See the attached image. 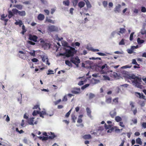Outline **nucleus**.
I'll return each mask as SVG.
<instances>
[{"mask_svg": "<svg viewBox=\"0 0 146 146\" xmlns=\"http://www.w3.org/2000/svg\"><path fill=\"white\" fill-rule=\"evenodd\" d=\"M102 3L103 5L105 7H107L108 5V2L107 1H104Z\"/></svg>", "mask_w": 146, "mask_h": 146, "instance_id": "39", "label": "nucleus"}, {"mask_svg": "<svg viewBox=\"0 0 146 146\" xmlns=\"http://www.w3.org/2000/svg\"><path fill=\"white\" fill-rule=\"evenodd\" d=\"M134 104V103H133V102L132 101H131L130 102V105L131 106V110H132V108H133L135 107Z\"/></svg>", "mask_w": 146, "mask_h": 146, "instance_id": "42", "label": "nucleus"}, {"mask_svg": "<svg viewBox=\"0 0 146 146\" xmlns=\"http://www.w3.org/2000/svg\"><path fill=\"white\" fill-rule=\"evenodd\" d=\"M131 65H125L123 67V68H130L131 67Z\"/></svg>", "mask_w": 146, "mask_h": 146, "instance_id": "52", "label": "nucleus"}, {"mask_svg": "<svg viewBox=\"0 0 146 146\" xmlns=\"http://www.w3.org/2000/svg\"><path fill=\"white\" fill-rule=\"evenodd\" d=\"M18 14L19 16H24L26 15V13L25 11H19Z\"/></svg>", "mask_w": 146, "mask_h": 146, "instance_id": "18", "label": "nucleus"}, {"mask_svg": "<svg viewBox=\"0 0 146 146\" xmlns=\"http://www.w3.org/2000/svg\"><path fill=\"white\" fill-rule=\"evenodd\" d=\"M118 99H119V98L118 97H116L113 99V101L114 102V104H117L119 102ZM114 104L113 103H112V104Z\"/></svg>", "mask_w": 146, "mask_h": 146, "instance_id": "20", "label": "nucleus"}, {"mask_svg": "<svg viewBox=\"0 0 146 146\" xmlns=\"http://www.w3.org/2000/svg\"><path fill=\"white\" fill-rule=\"evenodd\" d=\"M78 0H72V2L73 6L75 7L77 5Z\"/></svg>", "mask_w": 146, "mask_h": 146, "instance_id": "21", "label": "nucleus"}, {"mask_svg": "<svg viewBox=\"0 0 146 146\" xmlns=\"http://www.w3.org/2000/svg\"><path fill=\"white\" fill-rule=\"evenodd\" d=\"M89 85H90V84H86L83 86H82L81 87V89L83 90H84V89H85L86 88L89 86Z\"/></svg>", "mask_w": 146, "mask_h": 146, "instance_id": "38", "label": "nucleus"}, {"mask_svg": "<svg viewBox=\"0 0 146 146\" xmlns=\"http://www.w3.org/2000/svg\"><path fill=\"white\" fill-rule=\"evenodd\" d=\"M34 118V117H32V118H30L28 119V123L29 124L31 125H34V124L33 123V122L34 121L33 119Z\"/></svg>", "mask_w": 146, "mask_h": 146, "instance_id": "11", "label": "nucleus"}, {"mask_svg": "<svg viewBox=\"0 0 146 146\" xmlns=\"http://www.w3.org/2000/svg\"><path fill=\"white\" fill-rule=\"evenodd\" d=\"M23 117L24 118L27 120L29 119L27 115V114L26 113L24 114Z\"/></svg>", "mask_w": 146, "mask_h": 146, "instance_id": "60", "label": "nucleus"}, {"mask_svg": "<svg viewBox=\"0 0 146 146\" xmlns=\"http://www.w3.org/2000/svg\"><path fill=\"white\" fill-rule=\"evenodd\" d=\"M71 117L73 122V123H75L76 121L75 120L77 118L76 117L74 114H72L71 115Z\"/></svg>", "mask_w": 146, "mask_h": 146, "instance_id": "30", "label": "nucleus"}, {"mask_svg": "<svg viewBox=\"0 0 146 146\" xmlns=\"http://www.w3.org/2000/svg\"><path fill=\"white\" fill-rule=\"evenodd\" d=\"M142 127L144 128H146V122H143L141 125Z\"/></svg>", "mask_w": 146, "mask_h": 146, "instance_id": "55", "label": "nucleus"}, {"mask_svg": "<svg viewBox=\"0 0 146 146\" xmlns=\"http://www.w3.org/2000/svg\"><path fill=\"white\" fill-rule=\"evenodd\" d=\"M124 41L125 40L124 39H122L121 41L119 42V45H124L125 44Z\"/></svg>", "mask_w": 146, "mask_h": 146, "instance_id": "34", "label": "nucleus"}, {"mask_svg": "<svg viewBox=\"0 0 146 146\" xmlns=\"http://www.w3.org/2000/svg\"><path fill=\"white\" fill-rule=\"evenodd\" d=\"M45 18L44 16V15L42 14H38L37 17V19L38 20L40 21L43 20Z\"/></svg>", "mask_w": 146, "mask_h": 146, "instance_id": "8", "label": "nucleus"}, {"mask_svg": "<svg viewBox=\"0 0 146 146\" xmlns=\"http://www.w3.org/2000/svg\"><path fill=\"white\" fill-rule=\"evenodd\" d=\"M38 108L39 110H40V109L39 108V105H36L34 107L33 109H37Z\"/></svg>", "mask_w": 146, "mask_h": 146, "instance_id": "56", "label": "nucleus"}, {"mask_svg": "<svg viewBox=\"0 0 146 146\" xmlns=\"http://www.w3.org/2000/svg\"><path fill=\"white\" fill-rule=\"evenodd\" d=\"M134 33V32L132 33L130 35L129 39L130 40H132L133 39V35Z\"/></svg>", "mask_w": 146, "mask_h": 146, "instance_id": "40", "label": "nucleus"}, {"mask_svg": "<svg viewBox=\"0 0 146 146\" xmlns=\"http://www.w3.org/2000/svg\"><path fill=\"white\" fill-rule=\"evenodd\" d=\"M13 7H15L19 10H21L23 8V6L21 5H13Z\"/></svg>", "mask_w": 146, "mask_h": 146, "instance_id": "22", "label": "nucleus"}, {"mask_svg": "<svg viewBox=\"0 0 146 146\" xmlns=\"http://www.w3.org/2000/svg\"><path fill=\"white\" fill-rule=\"evenodd\" d=\"M39 111L34 110L33 113V115L34 116L36 115L37 114H38Z\"/></svg>", "mask_w": 146, "mask_h": 146, "instance_id": "44", "label": "nucleus"}, {"mask_svg": "<svg viewBox=\"0 0 146 146\" xmlns=\"http://www.w3.org/2000/svg\"><path fill=\"white\" fill-rule=\"evenodd\" d=\"M121 6L119 4L116 6L114 9V11L115 13H119L120 11V8Z\"/></svg>", "mask_w": 146, "mask_h": 146, "instance_id": "9", "label": "nucleus"}, {"mask_svg": "<svg viewBox=\"0 0 146 146\" xmlns=\"http://www.w3.org/2000/svg\"><path fill=\"white\" fill-rule=\"evenodd\" d=\"M29 53L31 56H35V50H33V52H29Z\"/></svg>", "mask_w": 146, "mask_h": 146, "instance_id": "46", "label": "nucleus"}, {"mask_svg": "<svg viewBox=\"0 0 146 146\" xmlns=\"http://www.w3.org/2000/svg\"><path fill=\"white\" fill-rule=\"evenodd\" d=\"M48 139H49L48 137H43L42 139V141L47 140Z\"/></svg>", "mask_w": 146, "mask_h": 146, "instance_id": "64", "label": "nucleus"}, {"mask_svg": "<svg viewBox=\"0 0 146 146\" xmlns=\"http://www.w3.org/2000/svg\"><path fill=\"white\" fill-rule=\"evenodd\" d=\"M65 64L69 66H72V63L68 60H67L65 61Z\"/></svg>", "mask_w": 146, "mask_h": 146, "instance_id": "29", "label": "nucleus"}, {"mask_svg": "<svg viewBox=\"0 0 146 146\" xmlns=\"http://www.w3.org/2000/svg\"><path fill=\"white\" fill-rule=\"evenodd\" d=\"M44 12L46 13V15H48L49 14V11L47 9H44Z\"/></svg>", "mask_w": 146, "mask_h": 146, "instance_id": "57", "label": "nucleus"}, {"mask_svg": "<svg viewBox=\"0 0 146 146\" xmlns=\"http://www.w3.org/2000/svg\"><path fill=\"white\" fill-rule=\"evenodd\" d=\"M67 48H64L65 52L64 54H60V55H64L67 57L73 56L76 53V50L74 48L70 46H67Z\"/></svg>", "mask_w": 146, "mask_h": 146, "instance_id": "1", "label": "nucleus"}, {"mask_svg": "<svg viewBox=\"0 0 146 146\" xmlns=\"http://www.w3.org/2000/svg\"><path fill=\"white\" fill-rule=\"evenodd\" d=\"M50 134L49 133V135H51L48 136L49 139H53L56 137V135L54 134V133L52 132H50Z\"/></svg>", "mask_w": 146, "mask_h": 146, "instance_id": "17", "label": "nucleus"}, {"mask_svg": "<svg viewBox=\"0 0 146 146\" xmlns=\"http://www.w3.org/2000/svg\"><path fill=\"white\" fill-rule=\"evenodd\" d=\"M104 126L106 129H108L111 128L112 125H107L106 123H105Z\"/></svg>", "mask_w": 146, "mask_h": 146, "instance_id": "37", "label": "nucleus"}, {"mask_svg": "<svg viewBox=\"0 0 146 146\" xmlns=\"http://www.w3.org/2000/svg\"><path fill=\"white\" fill-rule=\"evenodd\" d=\"M85 5V3L82 1H80L78 3V6L79 8H81L84 7Z\"/></svg>", "mask_w": 146, "mask_h": 146, "instance_id": "14", "label": "nucleus"}, {"mask_svg": "<svg viewBox=\"0 0 146 146\" xmlns=\"http://www.w3.org/2000/svg\"><path fill=\"white\" fill-rule=\"evenodd\" d=\"M132 121L133 122V123L135 124H136L137 123V119L136 118H135L132 119Z\"/></svg>", "mask_w": 146, "mask_h": 146, "instance_id": "48", "label": "nucleus"}, {"mask_svg": "<svg viewBox=\"0 0 146 146\" xmlns=\"http://www.w3.org/2000/svg\"><path fill=\"white\" fill-rule=\"evenodd\" d=\"M16 25H19L20 26H21L22 25V22L21 21L19 20L18 21H17L15 23Z\"/></svg>", "mask_w": 146, "mask_h": 146, "instance_id": "33", "label": "nucleus"}, {"mask_svg": "<svg viewBox=\"0 0 146 146\" xmlns=\"http://www.w3.org/2000/svg\"><path fill=\"white\" fill-rule=\"evenodd\" d=\"M94 97H95V95L94 94L91 93L89 94V99H91L93 98Z\"/></svg>", "mask_w": 146, "mask_h": 146, "instance_id": "41", "label": "nucleus"}, {"mask_svg": "<svg viewBox=\"0 0 146 146\" xmlns=\"http://www.w3.org/2000/svg\"><path fill=\"white\" fill-rule=\"evenodd\" d=\"M125 141L123 139V140H122L120 144V145L119 146H123L124 144L125 143Z\"/></svg>", "mask_w": 146, "mask_h": 146, "instance_id": "61", "label": "nucleus"}, {"mask_svg": "<svg viewBox=\"0 0 146 146\" xmlns=\"http://www.w3.org/2000/svg\"><path fill=\"white\" fill-rule=\"evenodd\" d=\"M134 80L132 81L133 85L138 88H141L142 85L141 82H142L141 79L138 77L136 76L135 79H133Z\"/></svg>", "mask_w": 146, "mask_h": 146, "instance_id": "2", "label": "nucleus"}, {"mask_svg": "<svg viewBox=\"0 0 146 146\" xmlns=\"http://www.w3.org/2000/svg\"><path fill=\"white\" fill-rule=\"evenodd\" d=\"M72 110V109L70 110L66 114L65 116L66 117H68L70 115L71 113V111Z\"/></svg>", "mask_w": 146, "mask_h": 146, "instance_id": "47", "label": "nucleus"}, {"mask_svg": "<svg viewBox=\"0 0 146 146\" xmlns=\"http://www.w3.org/2000/svg\"><path fill=\"white\" fill-rule=\"evenodd\" d=\"M67 100V98L66 96H64L62 100V101H66Z\"/></svg>", "mask_w": 146, "mask_h": 146, "instance_id": "59", "label": "nucleus"}, {"mask_svg": "<svg viewBox=\"0 0 146 146\" xmlns=\"http://www.w3.org/2000/svg\"><path fill=\"white\" fill-rule=\"evenodd\" d=\"M132 63L133 64H135L138 66H139V64H138L135 59H133L132 60Z\"/></svg>", "mask_w": 146, "mask_h": 146, "instance_id": "36", "label": "nucleus"}, {"mask_svg": "<svg viewBox=\"0 0 146 146\" xmlns=\"http://www.w3.org/2000/svg\"><path fill=\"white\" fill-rule=\"evenodd\" d=\"M12 11L14 14H17L18 13L19 11L16 9H13L12 10Z\"/></svg>", "mask_w": 146, "mask_h": 146, "instance_id": "31", "label": "nucleus"}, {"mask_svg": "<svg viewBox=\"0 0 146 146\" xmlns=\"http://www.w3.org/2000/svg\"><path fill=\"white\" fill-rule=\"evenodd\" d=\"M27 42L28 43L31 45H35V44L34 42H33L31 41H28Z\"/></svg>", "mask_w": 146, "mask_h": 146, "instance_id": "49", "label": "nucleus"}, {"mask_svg": "<svg viewBox=\"0 0 146 146\" xmlns=\"http://www.w3.org/2000/svg\"><path fill=\"white\" fill-rule=\"evenodd\" d=\"M137 42L139 44L143 43L144 42V40H141L139 38H137Z\"/></svg>", "mask_w": 146, "mask_h": 146, "instance_id": "25", "label": "nucleus"}, {"mask_svg": "<svg viewBox=\"0 0 146 146\" xmlns=\"http://www.w3.org/2000/svg\"><path fill=\"white\" fill-rule=\"evenodd\" d=\"M136 143L137 144H138L140 145H141L142 144V142L141 141V139L139 138H138L136 139Z\"/></svg>", "mask_w": 146, "mask_h": 146, "instance_id": "26", "label": "nucleus"}, {"mask_svg": "<svg viewBox=\"0 0 146 146\" xmlns=\"http://www.w3.org/2000/svg\"><path fill=\"white\" fill-rule=\"evenodd\" d=\"M47 29L49 32H52L57 31L58 29L54 25H50L48 26Z\"/></svg>", "mask_w": 146, "mask_h": 146, "instance_id": "5", "label": "nucleus"}, {"mask_svg": "<svg viewBox=\"0 0 146 146\" xmlns=\"http://www.w3.org/2000/svg\"><path fill=\"white\" fill-rule=\"evenodd\" d=\"M71 92L75 94H79L80 92V89L79 88H74L71 91Z\"/></svg>", "mask_w": 146, "mask_h": 146, "instance_id": "6", "label": "nucleus"}, {"mask_svg": "<svg viewBox=\"0 0 146 146\" xmlns=\"http://www.w3.org/2000/svg\"><path fill=\"white\" fill-rule=\"evenodd\" d=\"M115 120L117 122H119L121 121L122 119L119 116H117L115 117Z\"/></svg>", "mask_w": 146, "mask_h": 146, "instance_id": "23", "label": "nucleus"}, {"mask_svg": "<svg viewBox=\"0 0 146 146\" xmlns=\"http://www.w3.org/2000/svg\"><path fill=\"white\" fill-rule=\"evenodd\" d=\"M38 60L36 58H33L32 59V61L33 62H36L38 61Z\"/></svg>", "mask_w": 146, "mask_h": 146, "instance_id": "63", "label": "nucleus"}, {"mask_svg": "<svg viewBox=\"0 0 146 146\" xmlns=\"http://www.w3.org/2000/svg\"><path fill=\"white\" fill-rule=\"evenodd\" d=\"M86 2L87 7L88 8H90L92 7V6L88 0H84Z\"/></svg>", "mask_w": 146, "mask_h": 146, "instance_id": "16", "label": "nucleus"}, {"mask_svg": "<svg viewBox=\"0 0 146 146\" xmlns=\"http://www.w3.org/2000/svg\"><path fill=\"white\" fill-rule=\"evenodd\" d=\"M114 128L113 127L111 128L110 129H109L108 131L107 132L108 133H111L112 132V131L113 130Z\"/></svg>", "mask_w": 146, "mask_h": 146, "instance_id": "62", "label": "nucleus"}, {"mask_svg": "<svg viewBox=\"0 0 146 146\" xmlns=\"http://www.w3.org/2000/svg\"><path fill=\"white\" fill-rule=\"evenodd\" d=\"M141 11L142 12L145 13L146 12V8L144 7H142L141 8Z\"/></svg>", "mask_w": 146, "mask_h": 146, "instance_id": "43", "label": "nucleus"}, {"mask_svg": "<svg viewBox=\"0 0 146 146\" xmlns=\"http://www.w3.org/2000/svg\"><path fill=\"white\" fill-rule=\"evenodd\" d=\"M86 111L87 113V114L90 117H91V111L90 109L88 108L87 107L86 108Z\"/></svg>", "mask_w": 146, "mask_h": 146, "instance_id": "15", "label": "nucleus"}, {"mask_svg": "<svg viewBox=\"0 0 146 146\" xmlns=\"http://www.w3.org/2000/svg\"><path fill=\"white\" fill-rule=\"evenodd\" d=\"M84 81H81L78 83V85L79 86L83 85L84 84Z\"/></svg>", "mask_w": 146, "mask_h": 146, "instance_id": "54", "label": "nucleus"}, {"mask_svg": "<svg viewBox=\"0 0 146 146\" xmlns=\"http://www.w3.org/2000/svg\"><path fill=\"white\" fill-rule=\"evenodd\" d=\"M83 116L82 115H80L79 116V118L78 119V121H77V122L78 123H80L82 122V119H81V118Z\"/></svg>", "mask_w": 146, "mask_h": 146, "instance_id": "28", "label": "nucleus"}, {"mask_svg": "<svg viewBox=\"0 0 146 146\" xmlns=\"http://www.w3.org/2000/svg\"><path fill=\"white\" fill-rule=\"evenodd\" d=\"M29 37L28 39L30 40L35 42H37L38 37L36 36L30 34L29 35Z\"/></svg>", "mask_w": 146, "mask_h": 146, "instance_id": "4", "label": "nucleus"}, {"mask_svg": "<svg viewBox=\"0 0 146 146\" xmlns=\"http://www.w3.org/2000/svg\"><path fill=\"white\" fill-rule=\"evenodd\" d=\"M7 16V15L5 16V15L4 14H3L1 15V19L3 21L5 19V18Z\"/></svg>", "mask_w": 146, "mask_h": 146, "instance_id": "50", "label": "nucleus"}, {"mask_svg": "<svg viewBox=\"0 0 146 146\" xmlns=\"http://www.w3.org/2000/svg\"><path fill=\"white\" fill-rule=\"evenodd\" d=\"M126 30L125 29L123 28H120V31L119 32L121 34H123L124 33Z\"/></svg>", "mask_w": 146, "mask_h": 146, "instance_id": "32", "label": "nucleus"}, {"mask_svg": "<svg viewBox=\"0 0 146 146\" xmlns=\"http://www.w3.org/2000/svg\"><path fill=\"white\" fill-rule=\"evenodd\" d=\"M97 54L100 56H106V54H105L102 53L101 52H97Z\"/></svg>", "mask_w": 146, "mask_h": 146, "instance_id": "53", "label": "nucleus"}, {"mask_svg": "<svg viewBox=\"0 0 146 146\" xmlns=\"http://www.w3.org/2000/svg\"><path fill=\"white\" fill-rule=\"evenodd\" d=\"M125 77L128 79H129L130 80H131V79H135L136 78V76L135 75L132 74V75H126Z\"/></svg>", "mask_w": 146, "mask_h": 146, "instance_id": "7", "label": "nucleus"}, {"mask_svg": "<svg viewBox=\"0 0 146 146\" xmlns=\"http://www.w3.org/2000/svg\"><path fill=\"white\" fill-rule=\"evenodd\" d=\"M82 138L85 139H92V136L90 134L85 135L83 136Z\"/></svg>", "mask_w": 146, "mask_h": 146, "instance_id": "13", "label": "nucleus"}, {"mask_svg": "<svg viewBox=\"0 0 146 146\" xmlns=\"http://www.w3.org/2000/svg\"><path fill=\"white\" fill-rule=\"evenodd\" d=\"M112 98L111 97L108 98H106V102L107 104H109L111 103Z\"/></svg>", "mask_w": 146, "mask_h": 146, "instance_id": "24", "label": "nucleus"}, {"mask_svg": "<svg viewBox=\"0 0 146 146\" xmlns=\"http://www.w3.org/2000/svg\"><path fill=\"white\" fill-rule=\"evenodd\" d=\"M135 95L136 96L138 97H139V98H141V94L140 93L138 92H135Z\"/></svg>", "mask_w": 146, "mask_h": 146, "instance_id": "45", "label": "nucleus"}, {"mask_svg": "<svg viewBox=\"0 0 146 146\" xmlns=\"http://www.w3.org/2000/svg\"><path fill=\"white\" fill-rule=\"evenodd\" d=\"M45 22H48V23H50L52 24H54L55 21L54 20H52L51 19L48 18V17H46Z\"/></svg>", "mask_w": 146, "mask_h": 146, "instance_id": "12", "label": "nucleus"}, {"mask_svg": "<svg viewBox=\"0 0 146 146\" xmlns=\"http://www.w3.org/2000/svg\"><path fill=\"white\" fill-rule=\"evenodd\" d=\"M30 1H28L23 2V3L25 5L29 4L30 3Z\"/></svg>", "mask_w": 146, "mask_h": 146, "instance_id": "51", "label": "nucleus"}, {"mask_svg": "<svg viewBox=\"0 0 146 146\" xmlns=\"http://www.w3.org/2000/svg\"><path fill=\"white\" fill-rule=\"evenodd\" d=\"M119 125L122 127H124L125 125L123 124V123L122 122L120 121L119 123Z\"/></svg>", "mask_w": 146, "mask_h": 146, "instance_id": "58", "label": "nucleus"}, {"mask_svg": "<svg viewBox=\"0 0 146 146\" xmlns=\"http://www.w3.org/2000/svg\"><path fill=\"white\" fill-rule=\"evenodd\" d=\"M70 61L75 64L77 67H78L79 64L80 62V60L78 56L76 57H72L70 58Z\"/></svg>", "mask_w": 146, "mask_h": 146, "instance_id": "3", "label": "nucleus"}, {"mask_svg": "<svg viewBox=\"0 0 146 146\" xmlns=\"http://www.w3.org/2000/svg\"><path fill=\"white\" fill-rule=\"evenodd\" d=\"M8 17L9 19H10L11 17L14 16V15L11 11H8Z\"/></svg>", "mask_w": 146, "mask_h": 146, "instance_id": "19", "label": "nucleus"}, {"mask_svg": "<svg viewBox=\"0 0 146 146\" xmlns=\"http://www.w3.org/2000/svg\"><path fill=\"white\" fill-rule=\"evenodd\" d=\"M63 4L65 6H68L70 4V1L69 0H66L63 1Z\"/></svg>", "mask_w": 146, "mask_h": 146, "instance_id": "27", "label": "nucleus"}, {"mask_svg": "<svg viewBox=\"0 0 146 146\" xmlns=\"http://www.w3.org/2000/svg\"><path fill=\"white\" fill-rule=\"evenodd\" d=\"M116 112L114 110L111 111L110 113V114L112 118H113L116 115Z\"/></svg>", "mask_w": 146, "mask_h": 146, "instance_id": "10", "label": "nucleus"}, {"mask_svg": "<svg viewBox=\"0 0 146 146\" xmlns=\"http://www.w3.org/2000/svg\"><path fill=\"white\" fill-rule=\"evenodd\" d=\"M140 33L142 35L146 34V30L144 29H142L141 30Z\"/></svg>", "mask_w": 146, "mask_h": 146, "instance_id": "35", "label": "nucleus"}]
</instances>
